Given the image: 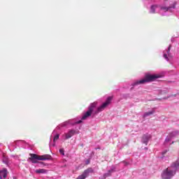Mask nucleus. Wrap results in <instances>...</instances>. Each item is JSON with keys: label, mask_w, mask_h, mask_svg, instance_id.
<instances>
[{"label": "nucleus", "mask_w": 179, "mask_h": 179, "mask_svg": "<svg viewBox=\"0 0 179 179\" xmlns=\"http://www.w3.org/2000/svg\"><path fill=\"white\" fill-rule=\"evenodd\" d=\"M176 135H178V131H173L172 133L170 134V136L171 137L176 136Z\"/></svg>", "instance_id": "19"}, {"label": "nucleus", "mask_w": 179, "mask_h": 179, "mask_svg": "<svg viewBox=\"0 0 179 179\" xmlns=\"http://www.w3.org/2000/svg\"><path fill=\"white\" fill-rule=\"evenodd\" d=\"M164 58H165V59H169V57H167V54L166 53L164 54Z\"/></svg>", "instance_id": "22"}, {"label": "nucleus", "mask_w": 179, "mask_h": 179, "mask_svg": "<svg viewBox=\"0 0 179 179\" xmlns=\"http://www.w3.org/2000/svg\"><path fill=\"white\" fill-rule=\"evenodd\" d=\"M115 171V166H111L110 169L107 173L103 174V178H107V177H110V176H111V174H113V173H114Z\"/></svg>", "instance_id": "6"}, {"label": "nucleus", "mask_w": 179, "mask_h": 179, "mask_svg": "<svg viewBox=\"0 0 179 179\" xmlns=\"http://www.w3.org/2000/svg\"><path fill=\"white\" fill-rule=\"evenodd\" d=\"M91 173H93V169L88 168L86 170L84 171L82 175L78 176L76 179H85L89 176V174Z\"/></svg>", "instance_id": "4"}, {"label": "nucleus", "mask_w": 179, "mask_h": 179, "mask_svg": "<svg viewBox=\"0 0 179 179\" xmlns=\"http://www.w3.org/2000/svg\"><path fill=\"white\" fill-rule=\"evenodd\" d=\"M96 107H97V102H94L90 106V107L88 108V110L93 112V110H94V108H96Z\"/></svg>", "instance_id": "12"}, {"label": "nucleus", "mask_w": 179, "mask_h": 179, "mask_svg": "<svg viewBox=\"0 0 179 179\" xmlns=\"http://www.w3.org/2000/svg\"><path fill=\"white\" fill-rule=\"evenodd\" d=\"M58 139H59V134H56L53 138V142L58 141Z\"/></svg>", "instance_id": "18"}, {"label": "nucleus", "mask_w": 179, "mask_h": 179, "mask_svg": "<svg viewBox=\"0 0 179 179\" xmlns=\"http://www.w3.org/2000/svg\"><path fill=\"white\" fill-rule=\"evenodd\" d=\"M149 139H150V136L149 135L144 134L142 138V142L144 143L145 145H148Z\"/></svg>", "instance_id": "10"}, {"label": "nucleus", "mask_w": 179, "mask_h": 179, "mask_svg": "<svg viewBox=\"0 0 179 179\" xmlns=\"http://www.w3.org/2000/svg\"><path fill=\"white\" fill-rule=\"evenodd\" d=\"M111 100H113V98L111 96L108 97L106 101L97 108L96 113H101V111H103V110H104V108H106L107 106H108L110 103H111Z\"/></svg>", "instance_id": "3"}, {"label": "nucleus", "mask_w": 179, "mask_h": 179, "mask_svg": "<svg viewBox=\"0 0 179 179\" xmlns=\"http://www.w3.org/2000/svg\"><path fill=\"white\" fill-rule=\"evenodd\" d=\"M59 154L62 156H65V150H64V148L59 149Z\"/></svg>", "instance_id": "17"}, {"label": "nucleus", "mask_w": 179, "mask_h": 179, "mask_svg": "<svg viewBox=\"0 0 179 179\" xmlns=\"http://www.w3.org/2000/svg\"><path fill=\"white\" fill-rule=\"evenodd\" d=\"M6 176H8V170L4 168L0 171V179L6 178Z\"/></svg>", "instance_id": "8"}, {"label": "nucleus", "mask_w": 179, "mask_h": 179, "mask_svg": "<svg viewBox=\"0 0 179 179\" xmlns=\"http://www.w3.org/2000/svg\"><path fill=\"white\" fill-rule=\"evenodd\" d=\"M169 8H173V9L176 8V5H173V7H169Z\"/></svg>", "instance_id": "27"}, {"label": "nucleus", "mask_w": 179, "mask_h": 179, "mask_svg": "<svg viewBox=\"0 0 179 179\" xmlns=\"http://www.w3.org/2000/svg\"><path fill=\"white\" fill-rule=\"evenodd\" d=\"M2 162L4 163V164H6V166H9L10 164L9 159L7 157L3 158Z\"/></svg>", "instance_id": "14"}, {"label": "nucleus", "mask_w": 179, "mask_h": 179, "mask_svg": "<svg viewBox=\"0 0 179 179\" xmlns=\"http://www.w3.org/2000/svg\"><path fill=\"white\" fill-rule=\"evenodd\" d=\"M167 153V150L164 151L162 152V155L164 156V155H166Z\"/></svg>", "instance_id": "26"}, {"label": "nucleus", "mask_w": 179, "mask_h": 179, "mask_svg": "<svg viewBox=\"0 0 179 179\" xmlns=\"http://www.w3.org/2000/svg\"><path fill=\"white\" fill-rule=\"evenodd\" d=\"M177 170H179V158L176 162H173L171 166L165 169L162 174V179H171L173 176H176V172Z\"/></svg>", "instance_id": "1"}, {"label": "nucleus", "mask_w": 179, "mask_h": 179, "mask_svg": "<svg viewBox=\"0 0 179 179\" xmlns=\"http://www.w3.org/2000/svg\"><path fill=\"white\" fill-rule=\"evenodd\" d=\"M178 95H179V93H178Z\"/></svg>", "instance_id": "29"}, {"label": "nucleus", "mask_w": 179, "mask_h": 179, "mask_svg": "<svg viewBox=\"0 0 179 179\" xmlns=\"http://www.w3.org/2000/svg\"><path fill=\"white\" fill-rule=\"evenodd\" d=\"M161 9H163L164 10H169V8H167L166 7H162V8H161Z\"/></svg>", "instance_id": "23"}, {"label": "nucleus", "mask_w": 179, "mask_h": 179, "mask_svg": "<svg viewBox=\"0 0 179 179\" xmlns=\"http://www.w3.org/2000/svg\"><path fill=\"white\" fill-rule=\"evenodd\" d=\"M171 50V45H170L168 48L167 54L168 55H170V50Z\"/></svg>", "instance_id": "20"}, {"label": "nucleus", "mask_w": 179, "mask_h": 179, "mask_svg": "<svg viewBox=\"0 0 179 179\" xmlns=\"http://www.w3.org/2000/svg\"><path fill=\"white\" fill-rule=\"evenodd\" d=\"M76 134V130L71 129L68 133L65 134V139H70L71 136H73Z\"/></svg>", "instance_id": "7"}, {"label": "nucleus", "mask_w": 179, "mask_h": 179, "mask_svg": "<svg viewBox=\"0 0 179 179\" xmlns=\"http://www.w3.org/2000/svg\"><path fill=\"white\" fill-rule=\"evenodd\" d=\"M76 124H82V120H79L78 122H76Z\"/></svg>", "instance_id": "24"}, {"label": "nucleus", "mask_w": 179, "mask_h": 179, "mask_svg": "<svg viewBox=\"0 0 179 179\" xmlns=\"http://www.w3.org/2000/svg\"><path fill=\"white\" fill-rule=\"evenodd\" d=\"M48 158L46 157H31L28 159L29 163H41L40 162L48 160Z\"/></svg>", "instance_id": "5"}, {"label": "nucleus", "mask_w": 179, "mask_h": 179, "mask_svg": "<svg viewBox=\"0 0 179 179\" xmlns=\"http://www.w3.org/2000/svg\"><path fill=\"white\" fill-rule=\"evenodd\" d=\"M29 156L31 157H51V155H49L40 156L36 154H29Z\"/></svg>", "instance_id": "11"}, {"label": "nucleus", "mask_w": 179, "mask_h": 179, "mask_svg": "<svg viewBox=\"0 0 179 179\" xmlns=\"http://www.w3.org/2000/svg\"><path fill=\"white\" fill-rule=\"evenodd\" d=\"M174 97H176V96H177V94H174V95H173Z\"/></svg>", "instance_id": "28"}, {"label": "nucleus", "mask_w": 179, "mask_h": 179, "mask_svg": "<svg viewBox=\"0 0 179 179\" xmlns=\"http://www.w3.org/2000/svg\"><path fill=\"white\" fill-rule=\"evenodd\" d=\"M150 13H156V6H151Z\"/></svg>", "instance_id": "16"}, {"label": "nucleus", "mask_w": 179, "mask_h": 179, "mask_svg": "<svg viewBox=\"0 0 179 179\" xmlns=\"http://www.w3.org/2000/svg\"><path fill=\"white\" fill-rule=\"evenodd\" d=\"M35 173H36V174H44L47 173V171H45V169H37L35 171Z\"/></svg>", "instance_id": "13"}, {"label": "nucleus", "mask_w": 179, "mask_h": 179, "mask_svg": "<svg viewBox=\"0 0 179 179\" xmlns=\"http://www.w3.org/2000/svg\"><path fill=\"white\" fill-rule=\"evenodd\" d=\"M90 164V159L85 160V164Z\"/></svg>", "instance_id": "21"}, {"label": "nucleus", "mask_w": 179, "mask_h": 179, "mask_svg": "<svg viewBox=\"0 0 179 179\" xmlns=\"http://www.w3.org/2000/svg\"><path fill=\"white\" fill-rule=\"evenodd\" d=\"M124 164H125V166H128V164H129V162H124Z\"/></svg>", "instance_id": "25"}, {"label": "nucleus", "mask_w": 179, "mask_h": 179, "mask_svg": "<svg viewBox=\"0 0 179 179\" xmlns=\"http://www.w3.org/2000/svg\"><path fill=\"white\" fill-rule=\"evenodd\" d=\"M155 113V111H150V112H147L143 115V118H146V117H149V115H152V114H153Z\"/></svg>", "instance_id": "15"}, {"label": "nucleus", "mask_w": 179, "mask_h": 179, "mask_svg": "<svg viewBox=\"0 0 179 179\" xmlns=\"http://www.w3.org/2000/svg\"><path fill=\"white\" fill-rule=\"evenodd\" d=\"M160 78V76L157 74H146L145 78L140 80L135 81L132 86H138V85H145V83H148L149 82H153L154 80H156V79H159Z\"/></svg>", "instance_id": "2"}, {"label": "nucleus", "mask_w": 179, "mask_h": 179, "mask_svg": "<svg viewBox=\"0 0 179 179\" xmlns=\"http://www.w3.org/2000/svg\"><path fill=\"white\" fill-rule=\"evenodd\" d=\"M92 113L93 112H92V110H90V109H88V110L83 115L81 120H87V118H89V117L92 115Z\"/></svg>", "instance_id": "9"}]
</instances>
